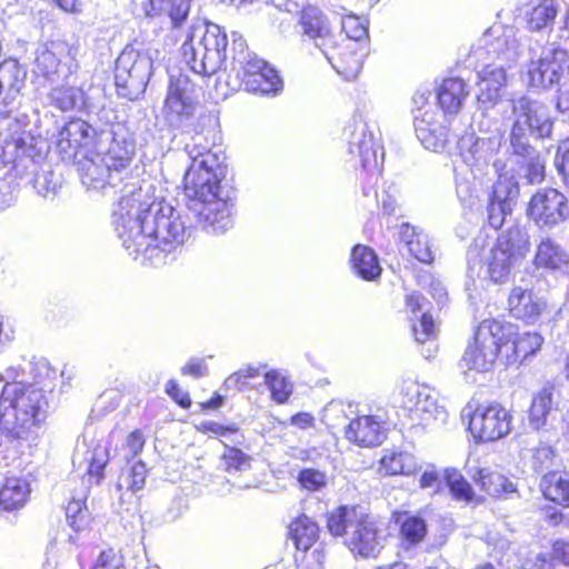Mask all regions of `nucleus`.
I'll use <instances>...</instances> for the list:
<instances>
[{"label":"nucleus","instance_id":"1","mask_svg":"<svg viewBox=\"0 0 569 569\" xmlns=\"http://www.w3.org/2000/svg\"><path fill=\"white\" fill-rule=\"evenodd\" d=\"M150 190L151 184L130 190L131 197L119 200L112 213L114 230L129 254L152 249L170 251L191 233L181 211L164 199H157Z\"/></svg>","mask_w":569,"mask_h":569},{"label":"nucleus","instance_id":"2","mask_svg":"<svg viewBox=\"0 0 569 569\" xmlns=\"http://www.w3.org/2000/svg\"><path fill=\"white\" fill-rule=\"evenodd\" d=\"M186 150L191 159L183 177L190 210L208 231L224 232L232 227V206L221 187L224 157L197 146H187Z\"/></svg>","mask_w":569,"mask_h":569},{"label":"nucleus","instance_id":"3","mask_svg":"<svg viewBox=\"0 0 569 569\" xmlns=\"http://www.w3.org/2000/svg\"><path fill=\"white\" fill-rule=\"evenodd\" d=\"M136 154L133 138L124 130L113 131V138L106 152H90L78 160V171L82 184L88 190L101 192L103 196H117L120 200L131 197L134 184L123 183L129 177L130 166Z\"/></svg>","mask_w":569,"mask_h":569},{"label":"nucleus","instance_id":"4","mask_svg":"<svg viewBox=\"0 0 569 569\" xmlns=\"http://www.w3.org/2000/svg\"><path fill=\"white\" fill-rule=\"evenodd\" d=\"M529 247V234L519 226L508 228L496 239L479 234L467 251V273L471 279L489 278L493 282H503Z\"/></svg>","mask_w":569,"mask_h":569},{"label":"nucleus","instance_id":"5","mask_svg":"<svg viewBox=\"0 0 569 569\" xmlns=\"http://www.w3.org/2000/svg\"><path fill=\"white\" fill-rule=\"evenodd\" d=\"M0 149L4 154L32 162V183L38 194L48 198L57 193L59 178L44 161L49 146L26 117L19 119L10 113H0Z\"/></svg>","mask_w":569,"mask_h":569},{"label":"nucleus","instance_id":"6","mask_svg":"<svg viewBox=\"0 0 569 569\" xmlns=\"http://www.w3.org/2000/svg\"><path fill=\"white\" fill-rule=\"evenodd\" d=\"M49 411L44 391L23 382H0V431L18 440L34 443L36 428Z\"/></svg>","mask_w":569,"mask_h":569},{"label":"nucleus","instance_id":"7","mask_svg":"<svg viewBox=\"0 0 569 569\" xmlns=\"http://www.w3.org/2000/svg\"><path fill=\"white\" fill-rule=\"evenodd\" d=\"M472 54L477 60H485V56H487L500 61V63H486L478 71L477 101L480 109L487 110L497 104L500 91L507 82L505 63L516 62L519 57V43L515 30L510 27H491L479 39Z\"/></svg>","mask_w":569,"mask_h":569},{"label":"nucleus","instance_id":"8","mask_svg":"<svg viewBox=\"0 0 569 569\" xmlns=\"http://www.w3.org/2000/svg\"><path fill=\"white\" fill-rule=\"evenodd\" d=\"M228 37L214 23H200L191 28L181 51L190 69L201 76L217 73L226 61Z\"/></svg>","mask_w":569,"mask_h":569},{"label":"nucleus","instance_id":"9","mask_svg":"<svg viewBox=\"0 0 569 569\" xmlns=\"http://www.w3.org/2000/svg\"><path fill=\"white\" fill-rule=\"evenodd\" d=\"M513 122L510 130V148L528 151V134L539 139L550 137L553 121L549 108L527 96L511 100Z\"/></svg>","mask_w":569,"mask_h":569},{"label":"nucleus","instance_id":"10","mask_svg":"<svg viewBox=\"0 0 569 569\" xmlns=\"http://www.w3.org/2000/svg\"><path fill=\"white\" fill-rule=\"evenodd\" d=\"M158 56L159 51L152 48L139 51L127 46L122 50L114 68V83L120 97L133 101L144 93Z\"/></svg>","mask_w":569,"mask_h":569},{"label":"nucleus","instance_id":"11","mask_svg":"<svg viewBox=\"0 0 569 569\" xmlns=\"http://www.w3.org/2000/svg\"><path fill=\"white\" fill-rule=\"evenodd\" d=\"M477 128L478 132H466L458 140L459 157L475 176L489 166L503 140V132L498 124L485 114Z\"/></svg>","mask_w":569,"mask_h":569},{"label":"nucleus","instance_id":"12","mask_svg":"<svg viewBox=\"0 0 569 569\" xmlns=\"http://www.w3.org/2000/svg\"><path fill=\"white\" fill-rule=\"evenodd\" d=\"M510 335L511 325H502L492 319L483 320L475 332L473 342L467 347L460 366L478 372L490 370L498 355L502 353V339Z\"/></svg>","mask_w":569,"mask_h":569},{"label":"nucleus","instance_id":"13","mask_svg":"<svg viewBox=\"0 0 569 569\" xmlns=\"http://www.w3.org/2000/svg\"><path fill=\"white\" fill-rule=\"evenodd\" d=\"M349 153L358 158L361 167L371 176L380 173L383 151L376 137L375 128L362 116L352 118L346 128Z\"/></svg>","mask_w":569,"mask_h":569},{"label":"nucleus","instance_id":"14","mask_svg":"<svg viewBox=\"0 0 569 569\" xmlns=\"http://www.w3.org/2000/svg\"><path fill=\"white\" fill-rule=\"evenodd\" d=\"M462 418H468L469 431L482 442L508 436L513 420L511 412L499 403L478 406L475 410L468 406L462 410Z\"/></svg>","mask_w":569,"mask_h":569},{"label":"nucleus","instance_id":"15","mask_svg":"<svg viewBox=\"0 0 569 569\" xmlns=\"http://www.w3.org/2000/svg\"><path fill=\"white\" fill-rule=\"evenodd\" d=\"M79 48L64 41H51L39 49L34 61V73L51 82H69L78 68Z\"/></svg>","mask_w":569,"mask_h":569},{"label":"nucleus","instance_id":"16","mask_svg":"<svg viewBox=\"0 0 569 569\" xmlns=\"http://www.w3.org/2000/svg\"><path fill=\"white\" fill-rule=\"evenodd\" d=\"M567 71H569V42L563 44L551 42L537 60L531 59L528 63V83L533 88L550 89L559 84Z\"/></svg>","mask_w":569,"mask_h":569},{"label":"nucleus","instance_id":"17","mask_svg":"<svg viewBox=\"0 0 569 569\" xmlns=\"http://www.w3.org/2000/svg\"><path fill=\"white\" fill-rule=\"evenodd\" d=\"M401 405L410 413V419L418 425L445 422L448 412L438 403L436 393L427 386L415 381H405L400 388Z\"/></svg>","mask_w":569,"mask_h":569},{"label":"nucleus","instance_id":"18","mask_svg":"<svg viewBox=\"0 0 569 569\" xmlns=\"http://www.w3.org/2000/svg\"><path fill=\"white\" fill-rule=\"evenodd\" d=\"M527 214L538 228L551 230L569 219L568 199L557 189H539L528 203Z\"/></svg>","mask_w":569,"mask_h":569},{"label":"nucleus","instance_id":"19","mask_svg":"<svg viewBox=\"0 0 569 569\" xmlns=\"http://www.w3.org/2000/svg\"><path fill=\"white\" fill-rule=\"evenodd\" d=\"M198 107V88L188 76H171L164 110L171 120L182 121L191 118Z\"/></svg>","mask_w":569,"mask_h":569},{"label":"nucleus","instance_id":"20","mask_svg":"<svg viewBox=\"0 0 569 569\" xmlns=\"http://www.w3.org/2000/svg\"><path fill=\"white\" fill-rule=\"evenodd\" d=\"M231 38L232 56L226 82L231 90H240L244 87L247 78L263 70L268 63L259 59L254 52L249 51L246 40L240 33L232 32Z\"/></svg>","mask_w":569,"mask_h":569},{"label":"nucleus","instance_id":"21","mask_svg":"<svg viewBox=\"0 0 569 569\" xmlns=\"http://www.w3.org/2000/svg\"><path fill=\"white\" fill-rule=\"evenodd\" d=\"M445 114L430 108L415 117V132L421 144L430 151L442 152L449 142V128L443 123Z\"/></svg>","mask_w":569,"mask_h":569},{"label":"nucleus","instance_id":"22","mask_svg":"<svg viewBox=\"0 0 569 569\" xmlns=\"http://www.w3.org/2000/svg\"><path fill=\"white\" fill-rule=\"evenodd\" d=\"M345 543L357 556L376 557L383 548V536L376 521L363 512Z\"/></svg>","mask_w":569,"mask_h":569},{"label":"nucleus","instance_id":"23","mask_svg":"<svg viewBox=\"0 0 569 569\" xmlns=\"http://www.w3.org/2000/svg\"><path fill=\"white\" fill-rule=\"evenodd\" d=\"M94 128L82 119H71L59 131L56 147L62 160L73 159L80 149L90 146Z\"/></svg>","mask_w":569,"mask_h":569},{"label":"nucleus","instance_id":"24","mask_svg":"<svg viewBox=\"0 0 569 569\" xmlns=\"http://www.w3.org/2000/svg\"><path fill=\"white\" fill-rule=\"evenodd\" d=\"M302 33L321 51L333 44L329 22L322 11L313 6L303 8L300 16Z\"/></svg>","mask_w":569,"mask_h":569},{"label":"nucleus","instance_id":"25","mask_svg":"<svg viewBox=\"0 0 569 569\" xmlns=\"http://www.w3.org/2000/svg\"><path fill=\"white\" fill-rule=\"evenodd\" d=\"M511 315L526 322H536L546 309V301L533 291L516 287L508 298Z\"/></svg>","mask_w":569,"mask_h":569},{"label":"nucleus","instance_id":"26","mask_svg":"<svg viewBox=\"0 0 569 569\" xmlns=\"http://www.w3.org/2000/svg\"><path fill=\"white\" fill-rule=\"evenodd\" d=\"M345 436L350 442L360 447L379 446L385 439L382 426L373 416H360L351 420Z\"/></svg>","mask_w":569,"mask_h":569},{"label":"nucleus","instance_id":"27","mask_svg":"<svg viewBox=\"0 0 569 569\" xmlns=\"http://www.w3.org/2000/svg\"><path fill=\"white\" fill-rule=\"evenodd\" d=\"M507 336L501 341L502 353L509 363L522 362L529 356L535 355L542 346L543 338L538 332L516 333L512 340Z\"/></svg>","mask_w":569,"mask_h":569},{"label":"nucleus","instance_id":"28","mask_svg":"<svg viewBox=\"0 0 569 569\" xmlns=\"http://www.w3.org/2000/svg\"><path fill=\"white\" fill-rule=\"evenodd\" d=\"M470 94L469 86L461 78H448L440 84L437 99L445 114L456 116Z\"/></svg>","mask_w":569,"mask_h":569},{"label":"nucleus","instance_id":"29","mask_svg":"<svg viewBox=\"0 0 569 569\" xmlns=\"http://www.w3.org/2000/svg\"><path fill=\"white\" fill-rule=\"evenodd\" d=\"M355 47L353 42H346L343 48L338 50L330 44L322 49V53L338 73L348 78L356 77L362 68V56L356 52Z\"/></svg>","mask_w":569,"mask_h":569},{"label":"nucleus","instance_id":"30","mask_svg":"<svg viewBox=\"0 0 569 569\" xmlns=\"http://www.w3.org/2000/svg\"><path fill=\"white\" fill-rule=\"evenodd\" d=\"M31 372L33 376V385L36 388L43 390L44 396L47 392H51L57 386V381L60 378L62 380L61 389L64 391V387L70 385V381L74 377L72 369L64 368L60 372L53 368L47 359H38L30 363Z\"/></svg>","mask_w":569,"mask_h":569},{"label":"nucleus","instance_id":"31","mask_svg":"<svg viewBox=\"0 0 569 569\" xmlns=\"http://www.w3.org/2000/svg\"><path fill=\"white\" fill-rule=\"evenodd\" d=\"M400 240L408 252L422 263H431L435 259L433 243L422 229L409 223L400 227Z\"/></svg>","mask_w":569,"mask_h":569},{"label":"nucleus","instance_id":"32","mask_svg":"<svg viewBox=\"0 0 569 569\" xmlns=\"http://www.w3.org/2000/svg\"><path fill=\"white\" fill-rule=\"evenodd\" d=\"M468 473L481 490L489 496L498 497L501 493L516 491L515 485L503 475L489 468L469 467Z\"/></svg>","mask_w":569,"mask_h":569},{"label":"nucleus","instance_id":"33","mask_svg":"<svg viewBox=\"0 0 569 569\" xmlns=\"http://www.w3.org/2000/svg\"><path fill=\"white\" fill-rule=\"evenodd\" d=\"M493 168L498 178L492 186L490 197L511 203L519 196V183L512 169H507V164L501 160H495Z\"/></svg>","mask_w":569,"mask_h":569},{"label":"nucleus","instance_id":"34","mask_svg":"<svg viewBox=\"0 0 569 569\" xmlns=\"http://www.w3.org/2000/svg\"><path fill=\"white\" fill-rule=\"evenodd\" d=\"M362 513L358 507L341 506L328 515L327 528L332 536L348 538Z\"/></svg>","mask_w":569,"mask_h":569},{"label":"nucleus","instance_id":"35","mask_svg":"<svg viewBox=\"0 0 569 569\" xmlns=\"http://www.w3.org/2000/svg\"><path fill=\"white\" fill-rule=\"evenodd\" d=\"M351 263L353 271L365 280H375L381 273L377 254L367 246L357 244L353 247Z\"/></svg>","mask_w":569,"mask_h":569},{"label":"nucleus","instance_id":"36","mask_svg":"<svg viewBox=\"0 0 569 569\" xmlns=\"http://www.w3.org/2000/svg\"><path fill=\"white\" fill-rule=\"evenodd\" d=\"M540 489L546 499L569 507V477L566 473L551 471L540 481Z\"/></svg>","mask_w":569,"mask_h":569},{"label":"nucleus","instance_id":"37","mask_svg":"<svg viewBox=\"0 0 569 569\" xmlns=\"http://www.w3.org/2000/svg\"><path fill=\"white\" fill-rule=\"evenodd\" d=\"M51 103L61 111H70L89 107L88 97L82 88L59 86L49 93Z\"/></svg>","mask_w":569,"mask_h":569},{"label":"nucleus","instance_id":"38","mask_svg":"<svg viewBox=\"0 0 569 569\" xmlns=\"http://www.w3.org/2000/svg\"><path fill=\"white\" fill-rule=\"evenodd\" d=\"M555 391L552 385H547L533 396L529 411V423L533 429L538 430L546 426L547 418L553 409Z\"/></svg>","mask_w":569,"mask_h":569},{"label":"nucleus","instance_id":"39","mask_svg":"<svg viewBox=\"0 0 569 569\" xmlns=\"http://www.w3.org/2000/svg\"><path fill=\"white\" fill-rule=\"evenodd\" d=\"M567 253L550 238H545L538 244L535 254V266L547 270H558L567 264Z\"/></svg>","mask_w":569,"mask_h":569},{"label":"nucleus","instance_id":"40","mask_svg":"<svg viewBox=\"0 0 569 569\" xmlns=\"http://www.w3.org/2000/svg\"><path fill=\"white\" fill-rule=\"evenodd\" d=\"M30 493L29 483L21 478H7L0 490V508L7 511L24 505Z\"/></svg>","mask_w":569,"mask_h":569},{"label":"nucleus","instance_id":"41","mask_svg":"<svg viewBox=\"0 0 569 569\" xmlns=\"http://www.w3.org/2000/svg\"><path fill=\"white\" fill-rule=\"evenodd\" d=\"M26 71L14 59L0 63V91L13 98L24 86Z\"/></svg>","mask_w":569,"mask_h":569},{"label":"nucleus","instance_id":"42","mask_svg":"<svg viewBox=\"0 0 569 569\" xmlns=\"http://www.w3.org/2000/svg\"><path fill=\"white\" fill-rule=\"evenodd\" d=\"M242 89L260 94L277 93L282 89V81L278 72L268 64L263 70L252 73L251 78H247Z\"/></svg>","mask_w":569,"mask_h":569},{"label":"nucleus","instance_id":"43","mask_svg":"<svg viewBox=\"0 0 569 569\" xmlns=\"http://www.w3.org/2000/svg\"><path fill=\"white\" fill-rule=\"evenodd\" d=\"M528 151H517L511 148L516 159L510 160L525 167V177L529 183H540L545 179V161L532 146L528 144Z\"/></svg>","mask_w":569,"mask_h":569},{"label":"nucleus","instance_id":"44","mask_svg":"<svg viewBox=\"0 0 569 569\" xmlns=\"http://www.w3.org/2000/svg\"><path fill=\"white\" fill-rule=\"evenodd\" d=\"M290 536L296 548L306 551L318 540L319 527L311 518L302 515L290 525Z\"/></svg>","mask_w":569,"mask_h":569},{"label":"nucleus","instance_id":"45","mask_svg":"<svg viewBox=\"0 0 569 569\" xmlns=\"http://www.w3.org/2000/svg\"><path fill=\"white\" fill-rule=\"evenodd\" d=\"M559 6L556 0H542L531 9L527 23L531 31H540L551 26L558 14Z\"/></svg>","mask_w":569,"mask_h":569},{"label":"nucleus","instance_id":"46","mask_svg":"<svg viewBox=\"0 0 569 569\" xmlns=\"http://www.w3.org/2000/svg\"><path fill=\"white\" fill-rule=\"evenodd\" d=\"M415 467L413 457L406 452L388 451L380 460V472L386 476L409 475Z\"/></svg>","mask_w":569,"mask_h":569},{"label":"nucleus","instance_id":"47","mask_svg":"<svg viewBox=\"0 0 569 569\" xmlns=\"http://www.w3.org/2000/svg\"><path fill=\"white\" fill-rule=\"evenodd\" d=\"M224 452L221 456L220 467L229 475L243 473L251 468V457L242 450L224 442Z\"/></svg>","mask_w":569,"mask_h":569},{"label":"nucleus","instance_id":"48","mask_svg":"<svg viewBox=\"0 0 569 569\" xmlns=\"http://www.w3.org/2000/svg\"><path fill=\"white\" fill-rule=\"evenodd\" d=\"M264 383L268 386L271 397L278 403H284L292 393V385L278 370L264 372Z\"/></svg>","mask_w":569,"mask_h":569},{"label":"nucleus","instance_id":"49","mask_svg":"<svg viewBox=\"0 0 569 569\" xmlns=\"http://www.w3.org/2000/svg\"><path fill=\"white\" fill-rule=\"evenodd\" d=\"M147 468L142 461L136 462L129 470L122 472L119 478L118 489L137 492L144 487L147 478Z\"/></svg>","mask_w":569,"mask_h":569},{"label":"nucleus","instance_id":"50","mask_svg":"<svg viewBox=\"0 0 569 569\" xmlns=\"http://www.w3.org/2000/svg\"><path fill=\"white\" fill-rule=\"evenodd\" d=\"M109 460V447L107 443L98 442L90 452L88 473L98 483L103 477V470Z\"/></svg>","mask_w":569,"mask_h":569},{"label":"nucleus","instance_id":"51","mask_svg":"<svg viewBox=\"0 0 569 569\" xmlns=\"http://www.w3.org/2000/svg\"><path fill=\"white\" fill-rule=\"evenodd\" d=\"M445 479L456 499L463 501H470L472 499L473 491L471 486L459 471L447 469Z\"/></svg>","mask_w":569,"mask_h":569},{"label":"nucleus","instance_id":"52","mask_svg":"<svg viewBox=\"0 0 569 569\" xmlns=\"http://www.w3.org/2000/svg\"><path fill=\"white\" fill-rule=\"evenodd\" d=\"M341 28L346 33L347 42H359L368 36L367 22L358 16L347 14L341 19Z\"/></svg>","mask_w":569,"mask_h":569},{"label":"nucleus","instance_id":"53","mask_svg":"<svg viewBox=\"0 0 569 569\" xmlns=\"http://www.w3.org/2000/svg\"><path fill=\"white\" fill-rule=\"evenodd\" d=\"M66 517L68 525L76 531L86 528L88 523V510L84 501L81 499H72L66 507Z\"/></svg>","mask_w":569,"mask_h":569},{"label":"nucleus","instance_id":"54","mask_svg":"<svg viewBox=\"0 0 569 569\" xmlns=\"http://www.w3.org/2000/svg\"><path fill=\"white\" fill-rule=\"evenodd\" d=\"M511 211V203L496 200L492 197H489V202L487 206V220L493 229H500L505 223L506 217L510 214Z\"/></svg>","mask_w":569,"mask_h":569},{"label":"nucleus","instance_id":"55","mask_svg":"<svg viewBox=\"0 0 569 569\" xmlns=\"http://www.w3.org/2000/svg\"><path fill=\"white\" fill-rule=\"evenodd\" d=\"M412 333L418 343L432 341L437 337V328L432 317L423 312L418 321L412 323Z\"/></svg>","mask_w":569,"mask_h":569},{"label":"nucleus","instance_id":"56","mask_svg":"<svg viewBox=\"0 0 569 569\" xmlns=\"http://www.w3.org/2000/svg\"><path fill=\"white\" fill-rule=\"evenodd\" d=\"M17 200V183L12 171L0 173V211L12 207Z\"/></svg>","mask_w":569,"mask_h":569},{"label":"nucleus","instance_id":"57","mask_svg":"<svg viewBox=\"0 0 569 569\" xmlns=\"http://www.w3.org/2000/svg\"><path fill=\"white\" fill-rule=\"evenodd\" d=\"M199 429L211 436L230 440L232 443H240L243 439V436L239 433V428L236 425L223 426L218 422L209 421L202 422Z\"/></svg>","mask_w":569,"mask_h":569},{"label":"nucleus","instance_id":"58","mask_svg":"<svg viewBox=\"0 0 569 569\" xmlns=\"http://www.w3.org/2000/svg\"><path fill=\"white\" fill-rule=\"evenodd\" d=\"M427 532L425 521L416 516L408 517L401 525V535L410 545L420 542Z\"/></svg>","mask_w":569,"mask_h":569},{"label":"nucleus","instance_id":"59","mask_svg":"<svg viewBox=\"0 0 569 569\" xmlns=\"http://www.w3.org/2000/svg\"><path fill=\"white\" fill-rule=\"evenodd\" d=\"M298 481L308 491H318L326 487L327 476L317 469H303L299 472Z\"/></svg>","mask_w":569,"mask_h":569},{"label":"nucleus","instance_id":"60","mask_svg":"<svg viewBox=\"0 0 569 569\" xmlns=\"http://www.w3.org/2000/svg\"><path fill=\"white\" fill-rule=\"evenodd\" d=\"M345 418V405L341 401H331L323 409L322 420L329 427H337Z\"/></svg>","mask_w":569,"mask_h":569},{"label":"nucleus","instance_id":"61","mask_svg":"<svg viewBox=\"0 0 569 569\" xmlns=\"http://www.w3.org/2000/svg\"><path fill=\"white\" fill-rule=\"evenodd\" d=\"M93 569H124L122 557L113 549L103 550L99 553Z\"/></svg>","mask_w":569,"mask_h":569},{"label":"nucleus","instance_id":"62","mask_svg":"<svg viewBox=\"0 0 569 569\" xmlns=\"http://www.w3.org/2000/svg\"><path fill=\"white\" fill-rule=\"evenodd\" d=\"M555 451L548 445H540L536 448L532 457L533 467L537 470H543L553 465Z\"/></svg>","mask_w":569,"mask_h":569},{"label":"nucleus","instance_id":"63","mask_svg":"<svg viewBox=\"0 0 569 569\" xmlns=\"http://www.w3.org/2000/svg\"><path fill=\"white\" fill-rule=\"evenodd\" d=\"M555 162L566 183L569 184V140L558 147Z\"/></svg>","mask_w":569,"mask_h":569},{"label":"nucleus","instance_id":"64","mask_svg":"<svg viewBox=\"0 0 569 569\" xmlns=\"http://www.w3.org/2000/svg\"><path fill=\"white\" fill-rule=\"evenodd\" d=\"M144 439L140 431L136 430L131 432L126 440L124 445V458L136 457L143 448Z\"/></svg>","mask_w":569,"mask_h":569}]
</instances>
